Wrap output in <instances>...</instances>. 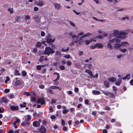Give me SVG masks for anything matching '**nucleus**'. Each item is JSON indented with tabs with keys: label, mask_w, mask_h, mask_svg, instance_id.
Instances as JSON below:
<instances>
[{
	"label": "nucleus",
	"mask_w": 133,
	"mask_h": 133,
	"mask_svg": "<svg viewBox=\"0 0 133 133\" xmlns=\"http://www.w3.org/2000/svg\"><path fill=\"white\" fill-rule=\"evenodd\" d=\"M69 47H67V48L66 49H64L63 48H62V49L61 50V51L62 52H65L66 51H67L69 50Z\"/></svg>",
	"instance_id": "obj_35"
},
{
	"label": "nucleus",
	"mask_w": 133,
	"mask_h": 133,
	"mask_svg": "<svg viewBox=\"0 0 133 133\" xmlns=\"http://www.w3.org/2000/svg\"><path fill=\"white\" fill-rule=\"evenodd\" d=\"M92 92L93 94L94 95H98L100 94V92L98 90H93Z\"/></svg>",
	"instance_id": "obj_18"
},
{
	"label": "nucleus",
	"mask_w": 133,
	"mask_h": 133,
	"mask_svg": "<svg viewBox=\"0 0 133 133\" xmlns=\"http://www.w3.org/2000/svg\"><path fill=\"white\" fill-rule=\"evenodd\" d=\"M14 95L12 94H11L9 95V97L10 99L13 98H14Z\"/></svg>",
	"instance_id": "obj_56"
},
{
	"label": "nucleus",
	"mask_w": 133,
	"mask_h": 133,
	"mask_svg": "<svg viewBox=\"0 0 133 133\" xmlns=\"http://www.w3.org/2000/svg\"><path fill=\"white\" fill-rule=\"evenodd\" d=\"M51 119H55L56 116L54 115H52L51 116Z\"/></svg>",
	"instance_id": "obj_62"
},
{
	"label": "nucleus",
	"mask_w": 133,
	"mask_h": 133,
	"mask_svg": "<svg viewBox=\"0 0 133 133\" xmlns=\"http://www.w3.org/2000/svg\"><path fill=\"white\" fill-rule=\"evenodd\" d=\"M119 0H112V2L114 3H115L118 2Z\"/></svg>",
	"instance_id": "obj_61"
},
{
	"label": "nucleus",
	"mask_w": 133,
	"mask_h": 133,
	"mask_svg": "<svg viewBox=\"0 0 133 133\" xmlns=\"http://www.w3.org/2000/svg\"><path fill=\"white\" fill-rule=\"evenodd\" d=\"M116 80V78L114 77H110L108 79V81L112 82L115 81Z\"/></svg>",
	"instance_id": "obj_22"
},
{
	"label": "nucleus",
	"mask_w": 133,
	"mask_h": 133,
	"mask_svg": "<svg viewBox=\"0 0 133 133\" xmlns=\"http://www.w3.org/2000/svg\"><path fill=\"white\" fill-rule=\"evenodd\" d=\"M55 52V50L52 48L50 47H46L45 49L43 54L44 55H46L48 56H49L50 54H53Z\"/></svg>",
	"instance_id": "obj_3"
},
{
	"label": "nucleus",
	"mask_w": 133,
	"mask_h": 133,
	"mask_svg": "<svg viewBox=\"0 0 133 133\" xmlns=\"http://www.w3.org/2000/svg\"><path fill=\"white\" fill-rule=\"evenodd\" d=\"M96 48H101L103 47V45L101 43H97L96 44Z\"/></svg>",
	"instance_id": "obj_23"
},
{
	"label": "nucleus",
	"mask_w": 133,
	"mask_h": 133,
	"mask_svg": "<svg viewBox=\"0 0 133 133\" xmlns=\"http://www.w3.org/2000/svg\"><path fill=\"white\" fill-rule=\"evenodd\" d=\"M92 18L94 20L97 21L101 22H104V21L103 20L98 19L97 18L95 17H93Z\"/></svg>",
	"instance_id": "obj_27"
},
{
	"label": "nucleus",
	"mask_w": 133,
	"mask_h": 133,
	"mask_svg": "<svg viewBox=\"0 0 133 133\" xmlns=\"http://www.w3.org/2000/svg\"><path fill=\"white\" fill-rule=\"evenodd\" d=\"M6 80L5 81V83H7V82L9 81L10 78L8 76L6 77Z\"/></svg>",
	"instance_id": "obj_43"
},
{
	"label": "nucleus",
	"mask_w": 133,
	"mask_h": 133,
	"mask_svg": "<svg viewBox=\"0 0 133 133\" xmlns=\"http://www.w3.org/2000/svg\"><path fill=\"white\" fill-rule=\"evenodd\" d=\"M46 130L45 129L43 128L41 129L40 132L42 133H45L46 132Z\"/></svg>",
	"instance_id": "obj_30"
},
{
	"label": "nucleus",
	"mask_w": 133,
	"mask_h": 133,
	"mask_svg": "<svg viewBox=\"0 0 133 133\" xmlns=\"http://www.w3.org/2000/svg\"><path fill=\"white\" fill-rule=\"evenodd\" d=\"M10 109L12 111L17 110L18 109V106L14 105H11L10 107Z\"/></svg>",
	"instance_id": "obj_12"
},
{
	"label": "nucleus",
	"mask_w": 133,
	"mask_h": 133,
	"mask_svg": "<svg viewBox=\"0 0 133 133\" xmlns=\"http://www.w3.org/2000/svg\"><path fill=\"white\" fill-rule=\"evenodd\" d=\"M31 116L30 115H28L26 116V118L25 119L26 121L29 122L30 121L31 119Z\"/></svg>",
	"instance_id": "obj_25"
},
{
	"label": "nucleus",
	"mask_w": 133,
	"mask_h": 133,
	"mask_svg": "<svg viewBox=\"0 0 133 133\" xmlns=\"http://www.w3.org/2000/svg\"><path fill=\"white\" fill-rule=\"evenodd\" d=\"M126 77L127 78V79L128 80L130 79L131 78V77H130V74H128L126 75Z\"/></svg>",
	"instance_id": "obj_52"
},
{
	"label": "nucleus",
	"mask_w": 133,
	"mask_h": 133,
	"mask_svg": "<svg viewBox=\"0 0 133 133\" xmlns=\"http://www.w3.org/2000/svg\"><path fill=\"white\" fill-rule=\"evenodd\" d=\"M36 69L38 70H40L41 69L40 65H38L36 66Z\"/></svg>",
	"instance_id": "obj_47"
},
{
	"label": "nucleus",
	"mask_w": 133,
	"mask_h": 133,
	"mask_svg": "<svg viewBox=\"0 0 133 133\" xmlns=\"http://www.w3.org/2000/svg\"><path fill=\"white\" fill-rule=\"evenodd\" d=\"M61 52L60 51H56V55H61Z\"/></svg>",
	"instance_id": "obj_54"
},
{
	"label": "nucleus",
	"mask_w": 133,
	"mask_h": 133,
	"mask_svg": "<svg viewBox=\"0 0 133 133\" xmlns=\"http://www.w3.org/2000/svg\"><path fill=\"white\" fill-rule=\"evenodd\" d=\"M98 73H96L95 75H92V76H91V78H94L95 77H98Z\"/></svg>",
	"instance_id": "obj_51"
},
{
	"label": "nucleus",
	"mask_w": 133,
	"mask_h": 133,
	"mask_svg": "<svg viewBox=\"0 0 133 133\" xmlns=\"http://www.w3.org/2000/svg\"><path fill=\"white\" fill-rule=\"evenodd\" d=\"M20 17L19 16H17L15 18V20L16 22H18V20L19 19Z\"/></svg>",
	"instance_id": "obj_48"
},
{
	"label": "nucleus",
	"mask_w": 133,
	"mask_h": 133,
	"mask_svg": "<svg viewBox=\"0 0 133 133\" xmlns=\"http://www.w3.org/2000/svg\"><path fill=\"white\" fill-rule=\"evenodd\" d=\"M30 100L32 102H35L36 100V98L35 97H32L31 96Z\"/></svg>",
	"instance_id": "obj_32"
},
{
	"label": "nucleus",
	"mask_w": 133,
	"mask_h": 133,
	"mask_svg": "<svg viewBox=\"0 0 133 133\" xmlns=\"http://www.w3.org/2000/svg\"><path fill=\"white\" fill-rule=\"evenodd\" d=\"M2 101L4 103H6L8 101L6 98L4 97L2 98Z\"/></svg>",
	"instance_id": "obj_37"
},
{
	"label": "nucleus",
	"mask_w": 133,
	"mask_h": 133,
	"mask_svg": "<svg viewBox=\"0 0 133 133\" xmlns=\"http://www.w3.org/2000/svg\"><path fill=\"white\" fill-rule=\"evenodd\" d=\"M75 91L76 92H77L79 91V89L78 88H75L74 89Z\"/></svg>",
	"instance_id": "obj_63"
},
{
	"label": "nucleus",
	"mask_w": 133,
	"mask_h": 133,
	"mask_svg": "<svg viewBox=\"0 0 133 133\" xmlns=\"http://www.w3.org/2000/svg\"><path fill=\"white\" fill-rule=\"evenodd\" d=\"M21 83V82L20 81L16 80L14 83V85L16 86H17L18 85L20 84Z\"/></svg>",
	"instance_id": "obj_26"
},
{
	"label": "nucleus",
	"mask_w": 133,
	"mask_h": 133,
	"mask_svg": "<svg viewBox=\"0 0 133 133\" xmlns=\"http://www.w3.org/2000/svg\"><path fill=\"white\" fill-rule=\"evenodd\" d=\"M126 19H127V20L129 19V17L128 16H126L124 17H123L121 18V20L122 21Z\"/></svg>",
	"instance_id": "obj_31"
},
{
	"label": "nucleus",
	"mask_w": 133,
	"mask_h": 133,
	"mask_svg": "<svg viewBox=\"0 0 133 133\" xmlns=\"http://www.w3.org/2000/svg\"><path fill=\"white\" fill-rule=\"evenodd\" d=\"M85 72L88 74L90 76V77L91 78V76H92L93 74L91 71L86 69L85 70Z\"/></svg>",
	"instance_id": "obj_21"
},
{
	"label": "nucleus",
	"mask_w": 133,
	"mask_h": 133,
	"mask_svg": "<svg viewBox=\"0 0 133 133\" xmlns=\"http://www.w3.org/2000/svg\"><path fill=\"white\" fill-rule=\"evenodd\" d=\"M84 42L87 45H88L90 43H91V40H85L84 41Z\"/></svg>",
	"instance_id": "obj_28"
},
{
	"label": "nucleus",
	"mask_w": 133,
	"mask_h": 133,
	"mask_svg": "<svg viewBox=\"0 0 133 133\" xmlns=\"http://www.w3.org/2000/svg\"><path fill=\"white\" fill-rule=\"evenodd\" d=\"M66 63L67 65L68 66H70L72 64V63L70 61H67Z\"/></svg>",
	"instance_id": "obj_44"
},
{
	"label": "nucleus",
	"mask_w": 133,
	"mask_h": 133,
	"mask_svg": "<svg viewBox=\"0 0 133 133\" xmlns=\"http://www.w3.org/2000/svg\"><path fill=\"white\" fill-rule=\"evenodd\" d=\"M16 121L13 124V125H17V124H16V123H17L18 124L20 122V120L19 118H16Z\"/></svg>",
	"instance_id": "obj_24"
},
{
	"label": "nucleus",
	"mask_w": 133,
	"mask_h": 133,
	"mask_svg": "<svg viewBox=\"0 0 133 133\" xmlns=\"http://www.w3.org/2000/svg\"><path fill=\"white\" fill-rule=\"evenodd\" d=\"M102 91L103 94L107 96H110L111 97H112L113 96V95L112 94L107 91L102 90Z\"/></svg>",
	"instance_id": "obj_8"
},
{
	"label": "nucleus",
	"mask_w": 133,
	"mask_h": 133,
	"mask_svg": "<svg viewBox=\"0 0 133 133\" xmlns=\"http://www.w3.org/2000/svg\"><path fill=\"white\" fill-rule=\"evenodd\" d=\"M8 11H9L10 14H12L13 13V11L12 9L9 8L8 9Z\"/></svg>",
	"instance_id": "obj_39"
},
{
	"label": "nucleus",
	"mask_w": 133,
	"mask_h": 133,
	"mask_svg": "<svg viewBox=\"0 0 133 133\" xmlns=\"http://www.w3.org/2000/svg\"><path fill=\"white\" fill-rule=\"evenodd\" d=\"M69 23L70 25L73 27H75V24L74 23L72 22L71 21H70Z\"/></svg>",
	"instance_id": "obj_45"
},
{
	"label": "nucleus",
	"mask_w": 133,
	"mask_h": 133,
	"mask_svg": "<svg viewBox=\"0 0 133 133\" xmlns=\"http://www.w3.org/2000/svg\"><path fill=\"white\" fill-rule=\"evenodd\" d=\"M60 69L62 70H64L65 69V67L63 65H61L60 66Z\"/></svg>",
	"instance_id": "obj_57"
},
{
	"label": "nucleus",
	"mask_w": 133,
	"mask_h": 133,
	"mask_svg": "<svg viewBox=\"0 0 133 133\" xmlns=\"http://www.w3.org/2000/svg\"><path fill=\"white\" fill-rule=\"evenodd\" d=\"M33 125L35 127H38L40 125V123L37 121H35L33 123Z\"/></svg>",
	"instance_id": "obj_16"
},
{
	"label": "nucleus",
	"mask_w": 133,
	"mask_h": 133,
	"mask_svg": "<svg viewBox=\"0 0 133 133\" xmlns=\"http://www.w3.org/2000/svg\"><path fill=\"white\" fill-rule=\"evenodd\" d=\"M9 89H6L4 90V92L5 93H7L9 92Z\"/></svg>",
	"instance_id": "obj_64"
},
{
	"label": "nucleus",
	"mask_w": 133,
	"mask_h": 133,
	"mask_svg": "<svg viewBox=\"0 0 133 133\" xmlns=\"http://www.w3.org/2000/svg\"><path fill=\"white\" fill-rule=\"evenodd\" d=\"M61 124L63 126H64L65 125V121L63 119H62L61 120Z\"/></svg>",
	"instance_id": "obj_50"
},
{
	"label": "nucleus",
	"mask_w": 133,
	"mask_h": 133,
	"mask_svg": "<svg viewBox=\"0 0 133 133\" xmlns=\"http://www.w3.org/2000/svg\"><path fill=\"white\" fill-rule=\"evenodd\" d=\"M44 57L43 56H41L40 57V58L39 60V61L40 62H42L44 60Z\"/></svg>",
	"instance_id": "obj_34"
},
{
	"label": "nucleus",
	"mask_w": 133,
	"mask_h": 133,
	"mask_svg": "<svg viewBox=\"0 0 133 133\" xmlns=\"http://www.w3.org/2000/svg\"><path fill=\"white\" fill-rule=\"evenodd\" d=\"M45 35V33L43 31H42L41 32V35L42 36H44Z\"/></svg>",
	"instance_id": "obj_55"
},
{
	"label": "nucleus",
	"mask_w": 133,
	"mask_h": 133,
	"mask_svg": "<svg viewBox=\"0 0 133 133\" xmlns=\"http://www.w3.org/2000/svg\"><path fill=\"white\" fill-rule=\"evenodd\" d=\"M58 89L60 90H61V89L58 86H50L47 89V92L50 94H53L54 93L52 89Z\"/></svg>",
	"instance_id": "obj_5"
},
{
	"label": "nucleus",
	"mask_w": 133,
	"mask_h": 133,
	"mask_svg": "<svg viewBox=\"0 0 133 133\" xmlns=\"http://www.w3.org/2000/svg\"><path fill=\"white\" fill-rule=\"evenodd\" d=\"M83 38L82 36L79 38V39H77V40L73 41L72 43L70 44V45L72 46L73 45L74 43H76V45L77 46L82 44L83 42L82 39Z\"/></svg>",
	"instance_id": "obj_4"
},
{
	"label": "nucleus",
	"mask_w": 133,
	"mask_h": 133,
	"mask_svg": "<svg viewBox=\"0 0 133 133\" xmlns=\"http://www.w3.org/2000/svg\"><path fill=\"white\" fill-rule=\"evenodd\" d=\"M68 111V109L64 110L63 111V113L64 114H65L67 113Z\"/></svg>",
	"instance_id": "obj_53"
},
{
	"label": "nucleus",
	"mask_w": 133,
	"mask_h": 133,
	"mask_svg": "<svg viewBox=\"0 0 133 133\" xmlns=\"http://www.w3.org/2000/svg\"><path fill=\"white\" fill-rule=\"evenodd\" d=\"M84 33L83 32H81L78 33L76 36L73 32H70L69 33V35L70 36L71 38L74 39L75 38H78L79 37L81 36L84 38L86 37H88L91 36L92 34L90 33H87L84 35Z\"/></svg>",
	"instance_id": "obj_1"
},
{
	"label": "nucleus",
	"mask_w": 133,
	"mask_h": 133,
	"mask_svg": "<svg viewBox=\"0 0 133 133\" xmlns=\"http://www.w3.org/2000/svg\"><path fill=\"white\" fill-rule=\"evenodd\" d=\"M83 52L82 51H79L78 52V55L79 56L83 55Z\"/></svg>",
	"instance_id": "obj_38"
},
{
	"label": "nucleus",
	"mask_w": 133,
	"mask_h": 133,
	"mask_svg": "<svg viewBox=\"0 0 133 133\" xmlns=\"http://www.w3.org/2000/svg\"><path fill=\"white\" fill-rule=\"evenodd\" d=\"M104 85L105 87L107 88H109L110 87L109 83L107 80H105L104 82Z\"/></svg>",
	"instance_id": "obj_17"
},
{
	"label": "nucleus",
	"mask_w": 133,
	"mask_h": 133,
	"mask_svg": "<svg viewBox=\"0 0 133 133\" xmlns=\"http://www.w3.org/2000/svg\"><path fill=\"white\" fill-rule=\"evenodd\" d=\"M64 57L67 59H69L70 58V56L69 55H66L64 56Z\"/></svg>",
	"instance_id": "obj_58"
},
{
	"label": "nucleus",
	"mask_w": 133,
	"mask_h": 133,
	"mask_svg": "<svg viewBox=\"0 0 133 133\" xmlns=\"http://www.w3.org/2000/svg\"><path fill=\"white\" fill-rule=\"evenodd\" d=\"M55 41V39L53 38V39L51 38H48L46 39V42L49 43H50L53 42Z\"/></svg>",
	"instance_id": "obj_15"
},
{
	"label": "nucleus",
	"mask_w": 133,
	"mask_h": 133,
	"mask_svg": "<svg viewBox=\"0 0 133 133\" xmlns=\"http://www.w3.org/2000/svg\"><path fill=\"white\" fill-rule=\"evenodd\" d=\"M55 8L57 10H59L61 8V5L60 3H55L54 4Z\"/></svg>",
	"instance_id": "obj_9"
},
{
	"label": "nucleus",
	"mask_w": 133,
	"mask_h": 133,
	"mask_svg": "<svg viewBox=\"0 0 133 133\" xmlns=\"http://www.w3.org/2000/svg\"><path fill=\"white\" fill-rule=\"evenodd\" d=\"M119 43H115L114 46V48L115 49H117L121 47L122 46V45L121 44Z\"/></svg>",
	"instance_id": "obj_13"
},
{
	"label": "nucleus",
	"mask_w": 133,
	"mask_h": 133,
	"mask_svg": "<svg viewBox=\"0 0 133 133\" xmlns=\"http://www.w3.org/2000/svg\"><path fill=\"white\" fill-rule=\"evenodd\" d=\"M25 93L26 95L27 96H28L30 95L31 96V94L30 93L28 92H25Z\"/></svg>",
	"instance_id": "obj_60"
},
{
	"label": "nucleus",
	"mask_w": 133,
	"mask_h": 133,
	"mask_svg": "<svg viewBox=\"0 0 133 133\" xmlns=\"http://www.w3.org/2000/svg\"><path fill=\"white\" fill-rule=\"evenodd\" d=\"M128 34V33L125 32L124 31H120L119 35L117 38H121L122 39H124L126 38V35Z\"/></svg>",
	"instance_id": "obj_6"
},
{
	"label": "nucleus",
	"mask_w": 133,
	"mask_h": 133,
	"mask_svg": "<svg viewBox=\"0 0 133 133\" xmlns=\"http://www.w3.org/2000/svg\"><path fill=\"white\" fill-rule=\"evenodd\" d=\"M41 45V43L39 42H38L36 44V46L38 47L40 46Z\"/></svg>",
	"instance_id": "obj_46"
},
{
	"label": "nucleus",
	"mask_w": 133,
	"mask_h": 133,
	"mask_svg": "<svg viewBox=\"0 0 133 133\" xmlns=\"http://www.w3.org/2000/svg\"><path fill=\"white\" fill-rule=\"evenodd\" d=\"M39 87L41 89H43L44 88V86L42 84L40 85L39 86Z\"/></svg>",
	"instance_id": "obj_59"
},
{
	"label": "nucleus",
	"mask_w": 133,
	"mask_h": 133,
	"mask_svg": "<svg viewBox=\"0 0 133 133\" xmlns=\"http://www.w3.org/2000/svg\"><path fill=\"white\" fill-rule=\"evenodd\" d=\"M122 46H123L125 47H128L129 45V44L127 42H122L121 43Z\"/></svg>",
	"instance_id": "obj_20"
},
{
	"label": "nucleus",
	"mask_w": 133,
	"mask_h": 133,
	"mask_svg": "<svg viewBox=\"0 0 133 133\" xmlns=\"http://www.w3.org/2000/svg\"><path fill=\"white\" fill-rule=\"evenodd\" d=\"M35 3L36 5L40 6H42L45 4L44 2L41 0H38V1H35Z\"/></svg>",
	"instance_id": "obj_7"
},
{
	"label": "nucleus",
	"mask_w": 133,
	"mask_h": 133,
	"mask_svg": "<svg viewBox=\"0 0 133 133\" xmlns=\"http://www.w3.org/2000/svg\"><path fill=\"white\" fill-rule=\"evenodd\" d=\"M46 71V69L45 68L42 69L41 71V73L42 74L45 73Z\"/></svg>",
	"instance_id": "obj_40"
},
{
	"label": "nucleus",
	"mask_w": 133,
	"mask_h": 133,
	"mask_svg": "<svg viewBox=\"0 0 133 133\" xmlns=\"http://www.w3.org/2000/svg\"><path fill=\"white\" fill-rule=\"evenodd\" d=\"M4 110V108L3 107H0V113L3 112Z\"/></svg>",
	"instance_id": "obj_42"
},
{
	"label": "nucleus",
	"mask_w": 133,
	"mask_h": 133,
	"mask_svg": "<svg viewBox=\"0 0 133 133\" xmlns=\"http://www.w3.org/2000/svg\"><path fill=\"white\" fill-rule=\"evenodd\" d=\"M30 123L29 122L26 121L25 120L21 123L23 127H28L29 126Z\"/></svg>",
	"instance_id": "obj_10"
},
{
	"label": "nucleus",
	"mask_w": 133,
	"mask_h": 133,
	"mask_svg": "<svg viewBox=\"0 0 133 133\" xmlns=\"http://www.w3.org/2000/svg\"><path fill=\"white\" fill-rule=\"evenodd\" d=\"M119 50L121 52L125 53L127 51V49H121L120 48Z\"/></svg>",
	"instance_id": "obj_29"
},
{
	"label": "nucleus",
	"mask_w": 133,
	"mask_h": 133,
	"mask_svg": "<svg viewBox=\"0 0 133 133\" xmlns=\"http://www.w3.org/2000/svg\"><path fill=\"white\" fill-rule=\"evenodd\" d=\"M121 82L122 79L121 78H119L116 82L115 84L117 86H119L121 84Z\"/></svg>",
	"instance_id": "obj_19"
},
{
	"label": "nucleus",
	"mask_w": 133,
	"mask_h": 133,
	"mask_svg": "<svg viewBox=\"0 0 133 133\" xmlns=\"http://www.w3.org/2000/svg\"><path fill=\"white\" fill-rule=\"evenodd\" d=\"M96 44L94 45H91L90 46V48L92 49H94L96 48Z\"/></svg>",
	"instance_id": "obj_49"
},
{
	"label": "nucleus",
	"mask_w": 133,
	"mask_h": 133,
	"mask_svg": "<svg viewBox=\"0 0 133 133\" xmlns=\"http://www.w3.org/2000/svg\"><path fill=\"white\" fill-rule=\"evenodd\" d=\"M30 16L28 15H25V20L29 19H30Z\"/></svg>",
	"instance_id": "obj_41"
},
{
	"label": "nucleus",
	"mask_w": 133,
	"mask_h": 133,
	"mask_svg": "<svg viewBox=\"0 0 133 133\" xmlns=\"http://www.w3.org/2000/svg\"><path fill=\"white\" fill-rule=\"evenodd\" d=\"M22 74L23 76L24 77L26 74V72L25 71L23 70L22 72Z\"/></svg>",
	"instance_id": "obj_33"
},
{
	"label": "nucleus",
	"mask_w": 133,
	"mask_h": 133,
	"mask_svg": "<svg viewBox=\"0 0 133 133\" xmlns=\"http://www.w3.org/2000/svg\"><path fill=\"white\" fill-rule=\"evenodd\" d=\"M37 103H40L41 104H43L45 103V101L42 98H38Z\"/></svg>",
	"instance_id": "obj_14"
},
{
	"label": "nucleus",
	"mask_w": 133,
	"mask_h": 133,
	"mask_svg": "<svg viewBox=\"0 0 133 133\" xmlns=\"http://www.w3.org/2000/svg\"><path fill=\"white\" fill-rule=\"evenodd\" d=\"M120 31L118 30H115L113 31L112 36H114L117 38V35H119L120 32Z\"/></svg>",
	"instance_id": "obj_11"
},
{
	"label": "nucleus",
	"mask_w": 133,
	"mask_h": 133,
	"mask_svg": "<svg viewBox=\"0 0 133 133\" xmlns=\"http://www.w3.org/2000/svg\"><path fill=\"white\" fill-rule=\"evenodd\" d=\"M113 36L112 34L111 35L109 38V41L108 42L107 44V47L110 50H112L113 47L111 44H112L114 43L115 42L116 43H120L121 42V40L118 38H114L112 39Z\"/></svg>",
	"instance_id": "obj_2"
},
{
	"label": "nucleus",
	"mask_w": 133,
	"mask_h": 133,
	"mask_svg": "<svg viewBox=\"0 0 133 133\" xmlns=\"http://www.w3.org/2000/svg\"><path fill=\"white\" fill-rule=\"evenodd\" d=\"M74 65L77 68H79L80 66V64L78 63H76Z\"/></svg>",
	"instance_id": "obj_36"
}]
</instances>
